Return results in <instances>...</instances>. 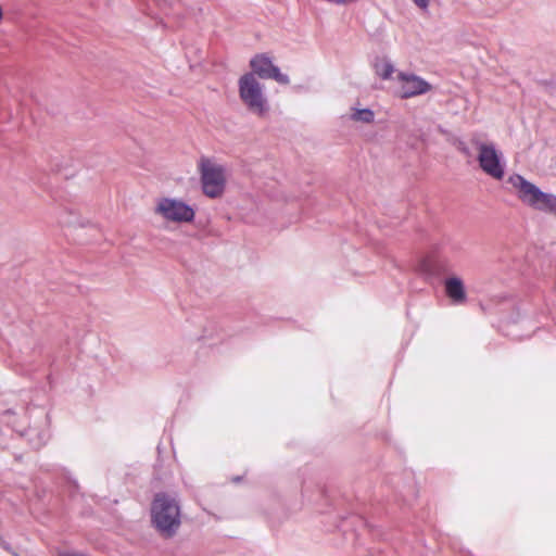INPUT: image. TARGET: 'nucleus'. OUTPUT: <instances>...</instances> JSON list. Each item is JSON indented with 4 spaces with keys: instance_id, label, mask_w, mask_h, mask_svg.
I'll return each instance as SVG.
<instances>
[{
    "instance_id": "nucleus-6",
    "label": "nucleus",
    "mask_w": 556,
    "mask_h": 556,
    "mask_svg": "<svg viewBox=\"0 0 556 556\" xmlns=\"http://www.w3.org/2000/svg\"><path fill=\"white\" fill-rule=\"evenodd\" d=\"M476 147L481 169L495 179H502L504 177V167L495 146L493 143L478 142Z\"/></svg>"
},
{
    "instance_id": "nucleus-10",
    "label": "nucleus",
    "mask_w": 556,
    "mask_h": 556,
    "mask_svg": "<svg viewBox=\"0 0 556 556\" xmlns=\"http://www.w3.org/2000/svg\"><path fill=\"white\" fill-rule=\"evenodd\" d=\"M375 114L369 109L354 110L351 114V119L354 122H361L370 124L374 122Z\"/></svg>"
},
{
    "instance_id": "nucleus-1",
    "label": "nucleus",
    "mask_w": 556,
    "mask_h": 556,
    "mask_svg": "<svg viewBox=\"0 0 556 556\" xmlns=\"http://www.w3.org/2000/svg\"><path fill=\"white\" fill-rule=\"evenodd\" d=\"M151 521L162 536L175 535L180 527V508L176 500L165 493L156 494L151 505Z\"/></svg>"
},
{
    "instance_id": "nucleus-4",
    "label": "nucleus",
    "mask_w": 556,
    "mask_h": 556,
    "mask_svg": "<svg viewBox=\"0 0 556 556\" xmlns=\"http://www.w3.org/2000/svg\"><path fill=\"white\" fill-rule=\"evenodd\" d=\"M199 170L204 194L212 199L222 197L226 186L224 167L210 159L202 157L199 163Z\"/></svg>"
},
{
    "instance_id": "nucleus-2",
    "label": "nucleus",
    "mask_w": 556,
    "mask_h": 556,
    "mask_svg": "<svg viewBox=\"0 0 556 556\" xmlns=\"http://www.w3.org/2000/svg\"><path fill=\"white\" fill-rule=\"evenodd\" d=\"M508 182L517 191L518 198L525 204L556 215V195L541 191L535 185L526 180L521 175H511Z\"/></svg>"
},
{
    "instance_id": "nucleus-8",
    "label": "nucleus",
    "mask_w": 556,
    "mask_h": 556,
    "mask_svg": "<svg viewBox=\"0 0 556 556\" xmlns=\"http://www.w3.org/2000/svg\"><path fill=\"white\" fill-rule=\"evenodd\" d=\"M397 78L401 84L400 97L402 99L413 98L431 90L430 84L417 75L400 73Z\"/></svg>"
},
{
    "instance_id": "nucleus-3",
    "label": "nucleus",
    "mask_w": 556,
    "mask_h": 556,
    "mask_svg": "<svg viewBox=\"0 0 556 556\" xmlns=\"http://www.w3.org/2000/svg\"><path fill=\"white\" fill-rule=\"evenodd\" d=\"M239 96L245 106L257 116L262 117L267 113V100L263 93V87L254 74H244L240 77Z\"/></svg>"
},
{
    "instance_id": "nucleus-12",
    "label": "nucleus",
    "mask_w": 556,
    "mask_h": 556,
    "mask_svg": "<svg viewBox=\"0 0 556 556\" xmlns=\"http://www.w3.org/2000/svg\"><path fill=\"white\" fill-rule=\"evenodd\" d=\"M416 7L420 10H427L430 4V0H412Z\"/></svg>"
},
{
    "instance_id": "nucleus-5",
    "label": "nucleus",
    "mask_w": 556,
    "mask_h": 556,
    "mask_svg": "<svg viewBox=\"0 0 556 556\" xmlns=\"http://www.w3.org/2000/svg\"><path fill=\"white\" fill-rule=\"evenodd\" d=\"M154 213L166 222L177 224L191 223L195 216V212L190 205L174 198H161L154 207Z\"/></svg>"
},
{
    "instance_id": "nucleus-9",
    "label": "nucleus",
    "mask_w": 556,
    "mask_h": 556,
    "mask_svg": "<svg viewBox=\"0 0 556 556\" xmlns=\"http://www.w3.org/2000/svg\"><path fill=\"white\" fill-rule=\"evenodd\" d=\"M445 293L455 304H463L467 300L464 282L458 277H450L444 282Z\"/></svg>"
},
{
    "instance_id": "nucleus-11",
    "label": "nucleus",
    "mask_w": 556,
    "mask_h": 556,
    "mask_svg": "<svg viewBox=\"0 0 556 556\" xmlns=\"http://www.w3.org/2000/svg\"><path fill=\"white\" fill-rule=\"evenodd\" d=\"M376 73L378 74L379 77H381L382 79H388L391 77V75L393 74L394 72V67L391 63H389L388 61H380V62H377L376 65Z\"/></svg>"
},
{
    "instance_id": "nucleus-7",
    "label": "nucleus",
    "mask_w": 556,
    "mask_h": 556,
    "mask_svg": "<svg viewBox=\"0 0 556 556\" xmlns=\"http://www.w3.org/2000/svg\"><path fill=\"white\" fill-rule=\"evenodd\" d=\"M250 66L253 71L252 74L261 78H270L279 84H289V77L280 73L279 68L275 66L271 60L266 54H257L250 61Z\"/></svg>"
}]
</instances>
